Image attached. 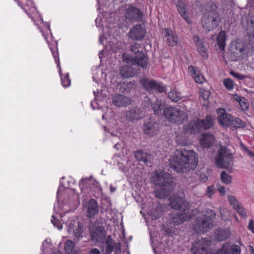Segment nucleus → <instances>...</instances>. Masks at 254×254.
<instances>
[{
    "instance_id": "nucleus-5",
    "label": "nucleus",
    "mask_w": 254,
    "mask_h": 254,
    "mask_svg": "<svg viewBox=\"0 0 254 254\" xmlns=\"http://www.w3.org/2000/svg\"><path fill=\"white\" fill-rule=\"evenodd\" d=\"M207 213L210 214L208 216L205 214L197 217L193 224V229L198 233H205L212 228V218L215 216V212L211 209H208Z\"/></svg>"
},
{
    "instance_id": "nucleus-27",
    "label": "nucleus",
    "mask_w": 254,
    "mask_h": 254,
    "mask_svg": "<svg viewBox=\"0 0 254 254\" xmlns=\"http://www.w3.org/2000/svg\"><path fill=\"white\" fill-rule=\"evenodd\" d=\"M214 141V136L209 133H203L200 139V143L203 148H209Z\"/></svg>"
},
{
    "instance_id": "nucleus-29",
    "label": "nucleus",
    "mask_w": 254,
    "mask_h": 254,
    "mask_svg": "<svg viewBox=\"0 0 254 254\" xmlns=\"http://www.w3.org/2000/svg\"><path fill=\"white\" fill-rule=\"evenodd\" d=\"M141 112L138 108H133L126 113V117L127 120L134 121H137L142 117Z\"/></svg>"
},
{
    "instance_id": "nucleus-57",
    "label": "nucleus",
    "mask_w": 254,
    "mask_h": 254,
    "mask_svg": "<svg viewBox=\"0 0 254 254\" xmlns=\"http://www.w3.org/2000/svg\"><path fill=\"white\" fill-rule=\"evenodd\" d=\"M231 74L233 76H234V77H236V78H238L239 79H244V77H243L242 75H240L239 74L236 73H235L234 72H231Z\"/></svg>"
},
{
    "instance_id": "nucleus-3",
    "label": "nucleus",
    "mask_w": 254,
    "mask_h": 254,
    "mask_svg": "<svg viewBox=\"0 0 254 254\" xmlns=\"http://www.w3.org/2000/svg\"><path fill=\"white\" fill-rule=\"evenodd\" d=\"M214 123V121L210 116H207L203 120L197 119L192 120L184 126V132L178 134L176 141L178 145L187 146L190 143V141L187 134H195L202 130L211 128Z\"/></svg>"
},
{
    "instance_id": "nucleus-11",
    "label": "nucleus",
    "mask_w": 254,
    "mask_h": 254,
    "mask_svg": "<svg viewBox=\"0 0 254 254\" xmlns=\"http://www.w3.org/2000/svg\"><path fill=\"white\" fill-rule=\"evenodd\" d=\"M47 43L49 44V46L50 47V50L52 53L54 58L55 59V63L57 64V66L59 68V73L61 77V82L63 86L64 87H67L70 86V80L69 78L68 73H66L65 76H63L62 74L61 68L60 65V59L59 57V52L57 48V42L56 41L55 42V44L56 45L55 48H53L51 47L48 41H47Z\"/></svg>"
},
{
    "instance_id": "nucleus-55",
    "label": "nucleus",
    "mask_w": 254,
    "mask_h": 254,
    "mask_svg": "<svg viewBox=\"0 0 254 254\" xmlns=\"http://www.w3.org/2000/svg\"><path fill=\"white\" fill-rule=\"evenodd\" d=\"M89 254H101V252L98 249L93 248L90 251Z\"/></svg>"
},
{
    "instance_id": "nucleus-22",
    "label": "nucleus",
    "mask_w": 254,
    "mask_h": 254,
    "mask_svg": "<svg viewBox=\"0 0 254 254\" xmlns=\"http://www.w3.org/2000/svg\"><path fill=\"white\" fill-rule=\"evenodd\" d=\"M162 33L164 41L169 45L174 46L177 45L178 41V37L176 34L174 33L169 28H164L163 30Z\"/></svg>"
},
{
    "instance_id": "nucleus-48",
    "label": "nucleus",
    "mask_w": 254,
    "mask_h": 254,
    "mask_svg": "<svg viewBox=\"0 0 254 254\" xmlns=\"http://www.w3.org/2000/svg\"><path fill=\"white\" fill-rule=\"evenodd\" d=\"M240 105L243 110H247L248 109L249 105L246 101V99L244 98H241L239 97Z\"/></svg>"
},
{
    "instance_id": "nucleus-24",
    "label": "nucleus",
    "mask_w": 254,
    "mask_h": 254,
    "mask_svg": "<svg viewBox=\"0 0 254 254\" xmlns=\"http://www.w3.org/2000/svg\"><path fill=\"white\" fill-rule=\"evenodd\" d=\"M193 41L197 48L198 52L201 56L204 58H207L208 55L206 48L199 37L198 35H194L193 37Z\"/></svg>"
},
{
    "instance_id": "nucleus-20",
    "label": "nucleus",
    "mask_w": 254,
    "mask_h": 254,
    "mask_svg": "<svg viewBox=\"0 0 254 254\" xmlns=\"http://www.w3.org/2000/svg\"><path fill=\"white\" fill-rule=\"evenodd\" d=\"M143 129L145 134L153 136L158 133V125L149 119L144 123Z\"/></svg>"
},
{
    "instance_id": "nucleus-1",
    "label": "nucleus",
    "mask_w": 254,
    "mask_h": 254,
    "mask_svg": "<svg viewBox=\"0 0 254 254\" xmlns=\"http://www.w3.org/2000/svg\"><path fill=\"white\" fill-rule=\"evenodd\" d=\"M198 155L193 150L186 148L176 150L169 159L171 168L179 173L194 170L197 165Z\"/></svg>"
},
{
    "instance_id": "nucleus-15",
    "label": "nucleus",
    "mask_w": 254,
    "mask_h": 254,
    "mask_svg": "<svg viewBox=\"0 0 254 254\" xmlns=\"http://www.w3.org/2000/svg\"><path fill=\"white\" fill-rule=\"evenodd\" d=\"M210 241L201 238L192 244L191 252L192 254H206Z\"/></svg>"
},
{
    "instance_id": "nucleus-23",
    "label": "nucleus",
    "mask_w": 254,
    "mask_h": 254,
    "mask_svg": "<svg viewBox=\"0 0 254 254\" xmlns=\"http://www.w3.org/2000/svg\"><path fill=\"white\" fill-rule=\"evenodd\" d=\"M112 100L113 104L119 107L127 106L130 103V100L128 98L121 94H115Z\"/></svg>"
},
{
    "instance_id": "nucleus-19",
    "label": "nucleus",
    "mask_w": 254,
    "mask_h": 254,
    "mask_svg": "<svg viewBox=\"0 0 254 254\" xmlns=\"http://www.w3.org/2000/svg\"><path fill=\"white\" fill-rule=\"evenodd\" d=\"M91 239L94 241L102 242L106 236V232L102 226H97L95 229L90 230Z\"/></svg>"
},
{
    "instance_id": "nucleus-46",
    "label": "nucleus",
    "mask_w": 254,
    "mask_h": 254,
    "mask_svg": "<svg viewBox=\"0 0 254 254\" xmlns=\"http://www.w3.org/2000/svg\"><path fill=\"white\" fill-rule=\"evenodd\" d=\"M200 96L204 100H207L208 99L210 96V92L208 90H205L203 89H201L200 90Z\"/></svg>"
},
{
    "instance_id": "nucleus-61",
    "label": "nucleus",
    "mask_w": 254,
    "mask_h": 254,
    "mask_svg": "<svg viewBox=\"0 0 254 254\" xmlns=\"http://www.w3.org/2000/svg\"><path fill=\"white\" fill-rule=\"evenodd\" d=\"M247 153L249 154V155L250 157L254 158V152H252L250 150H247Z\"/></svg>"
},
{
    "instance_id": "nucleus-53",
    "label": "nucleus",
    "mask_w": 254,
    "mask_h": 254,
    "mask_svg": "<svg viewBox=\"0 0 254 254\" xmlns=\"http://www.w3.org/2000/svg\"><path fill=\"white\" fill-rule=\"evenodd\" d=\"M217 190L222 195H225L226 194L225 188L223 186H221L219 185L217 186Z\"/></svg>"
},
{
    "instance_id": "nucleus-58",
    "label": "nucleus",
    "mask_w": 254,
    "mask_h": 254,
    "mask_svg": "<svg viewBox=\"0 0 254 254\" xmlns=\"http://www.w3.org/2000/svg\"><path fill=\"white\" fill-rule=\"evenodd\" d=\"M105 39H106V38L105 37V35L104 34L100 35L99 37V43L101 44H103L104 41Z\"/></svg>"
},
{
    "instance_id": "nucleus-54",
    "label": "nucleus",
    "mask_w": 254,
    "mask_h": 254,
    "mask_svg": "<svg viewBox=\"0 0 254 254\" xmlns=\"http://www.w3.org/2000/svg\"><path fill=\"white\" fill-rule=\"evenodd\" d=\"M199 179L202 182H206L208 180V177L204 174H202L199 176Z\"/></svg>"
},
{
    "instance_id": "nucleus-63",
    "label": "nucleus",
    "mask_w": 254,
    "mask_h": 254,
    "mask_svg": "<svg viewBox=\"0 0 254 254\" xmlns=\"http://www.w3.org/2000/svg\"><path fill=\"white\" fill-rule=\"evenodd\" d=\"M27 4L28 5H30V6L34 5L33 2V1H32V0H29L28 1V2H27ZM33 8H35L34 6H33Z\"/></svg>"
},
{
    "instance_id": "nucleus-4",
    "label": "nucleus",
    "mask_w": 254,
    "mask_h": 254,
    "mask_svg": "<svg viewBox=\"0 0 254 254\" xmlns=\"http://www.w3.org/2000/svg\"><path fill=\"white\" fill-rule=\"evenodd\" d=\"M151 182L156 186L155 196L165 198L172 189V178L170 174L162 170H155L151 175Z\"/></svg>"
},
{
    "instance_id": "nucleus-35",
    "label": "nucleus",
    "mask_w": 254,
    "mask_h": 254,
    "mask_svg": "<svg viewBox=\"0 0 254 254\" xmlns=\"http://www.w3.org/2000/svg\"><path fill=\"white\" fill-rule=\"evenodd\" d=\"M115 243L111 236H108L105 242L106 251L105 254H111L113 251Z\"/></svg>"
},
{
    "instance_id": "nucleus-16",
    "label": "nucleus",
    "mask_w": 254,
    "mask_h": 254,
    "mask_svg": "<svg viewBox=\"0 0 254 254\" xmlns=\"http://www.w3.org/2000/svg\"><path fill=\"white\" fill-rule=\"evenodd\" d=\"M145 34V29L141 24H136L132 26L129 32V37L134 40H142Z\"/></svg>"
},
{
    "instance_id": "nucleus-59",
    "label": "nucleus",
    "mask_w": 254,
    "mask_h": 254,
    "mask_svg": "<svg viewBox=\"0 0 254 254\" xmlns=\"http://www.w3.org/2000/svg\"><path fill=\"white\" fill-rule=\"evenodd\" d=\"M114 147L117 150H119L120 148H121L122 146L121 145V143L119 142H117L114 146Z\"/></svg>"
},
{
    "instance_id": "nucleus-52",
    "label": "nucleus",
    "mask_w": 254,
    "mask_h": 254,
    "mask_svg": "<svg viewBox=\"0 0 254 254\" xmlns=\"http://www.w3.org/2000/svg\"><path fill=\"white\" fill-rule=\"evenodd\" d=\"M235 49H236V51L239 52L240 53H243L244 50V47L239 43L236 44L235 47Z\"/></svg>"
},
{
    "instance_id": "nucleus-43",
    "label": "nucleus",
    "mask_w": 254,
    "mask_h": 254,
    "mask_svg": "<svg viewBox=\"0 0 254 254\" xmlns=\"http://www.w3.org/2000/svg\"><path fill=\"white\" fill-rule=\"evenodd\" d=\"M221 219L224 221H229L231 216L228 211L226 209H221L220 211Z\"/></svg>"
},
{
    "instance_id": "nucleus-21",
    "label": "nucleus",
    "mask_w": 254,
    "mask_h": 254,
    "mask_svg": "<svg viewBox=\"0 0 254 254\" xmlns=\"http://www.w3.org/2000/svg\"><path fill=\"white\" fill-rule=\"evenodd\" d=\"M218 114L217 120L221 126L223 127H228L230 126L232 120V116L226 113L225 109L223 108H219L217 110Z\"/></svg>"
},
{
    "instance_id": "nucleus-47",
    "label": "nucleus",
    "mask_w": 254,
    "mask_h": 254,
    "mask_svg": "<svg viewBox=\"0 0 254 254\" xmlns=\"http://www.w3.org/2000/svg\"><path fill=\"white\" fill-rule=\"evenodd\" d=\"M214 192V186L213 185H211L208 186L207 188L205 195L208 196L209 198H211L212 195L213 194Z\"/></svg>"
},
{
    "instance_id": "nucleus-45",
    "label": "nucleus",
    "mask_w": 254,
    "mask_h": 254,
    "mask_svg": "<svg viewBox=\"0 0 254 254\" xmlns=\"http://www.w3.org/2000/svg\"><path fill=\"white\" fill-rule=\"evenodd\" d=\"M51 221L55 227H56L59 230L62 229L63 225L62 223L55 217L54 215H52V218Z\"/></svg>"
},
{
    "instance_id": "nucleus-49",
    "label": "nucleus",
    "mask_w": 254,
    "mask_h": 254,
    "mask_svg": "<svg viewBox=\"0 0 254 254\" xmlns=\"http://www.w3.org/2000/svg\"><path fill=\"white\" fill-rule=\"evenodd\" d=\"M140 47V45L139 44H137V43H133V44H132L131 45V47H130V50L131 51L134 53L136 55H137V54L138 53V52H141V51H139V48Z\"/></svg>"
},
{
    "instance_id": "nucleus-28",
    "label": "nucleus",
    "mask_w": 254,
    "mask_h": 254,
    "mask_svg": "<svg viewBox=\"0 0 254 254\" xmlns=\"http://www.w3.org/2000/svg\"><path fill=\"white\" fill-rule=\"evenodd\" d=\"M188 70L191 74L196 83L201 84L204 82V78L203 75L200 73L195 67L190 66L188 68Z\"/></svg>"
},
{
    "instance_id": "nucleus-7",
    "label": "nucleus",
    "mask_w": 254,
    "mask_h": 254,
    "mask_svg": "<svg viewBox=\"0 0 254 254\" xmlns=\"http://www.w3.org/2000/svg\"><path fill=\"white\" fill-rule=\"evenodd\" d=\"M233 154L226 147H221L217 152L215 157L214 164L218 168L228 167L232 161Z\"/></svg>"
},
{
    "instance_id": "nucleus-38",
    "label": "nucleus",
    "mask_w": 254,
    "mask_h": 254,
    "mask_svg": "<svg viewBox=\"0 0 254 254\" xmlns=\"http://www.w3.org/2000/svg\"><path fill=\"white\" fill-rule=\"evenodd\" d=\"M168 97L173 102H177L179 101L182 97V94L175 90H172L168 93Z\"/></svg>"
},
{
    "instance_id": "nucleus-32",
    "label": "nucleus",
    "mask_w": 254,
    "mask_h": 254,
    "mask_svg": "<svg viewBox=\"0 0 254 254\" xmlns=\"http://www.w3.org/2000/svg\"><path fill=\"white\" fill-rule=\"evenodd\" d=\"M176 5L178 10L182 17H183L188 23H190V20L189 17L187 15L186 10L184 3L181 0H178Z\"/></svg>"
},
{
    "instance_id": "nucleus-25",
    "label": "nucleus",
    "mask_w": 254,
    "mask_h": 254,
    "mask_svg": "<svg viewBox=\"0 0 254 254\" xmlns=\"http://www.w3.org/2000/svg\"><path fill=\"white\" fill-rule=\"evenodd\" d=\"M242 24L248 33H254V18L252 17H243Z\"/></svg>"
},
{
    "instance_id": "nucleus-17",
    "label": "nucleus",
    "mask_w": 254,
    "mask_h": 254,
    "mask_svg": "<svg viewBox=\"0 0 254 254\" xmlns=\"http://www.w3.org/2000/svg\"><path fill=\"white\" fill-rule=\"evenodd\" d=\"M241 249L236 244L230 245L229 243H224L218 250V254H241Z\"/></svg>"
},
{
    "instance_id": "nucleus-36",
    "label": "nucleus",
    "mask_w": 254,
    "mask_h": 254,
    "mask_svg": "<svg viewBox=\"0 0 254 254\" xmlns=\"http://www.w3.org/2000/svg\"><path fill=\"white\" fill-rule=\"evenodd\" d=\"M164 107V103L160 100L156 99L155 102L152 104V109L155 115H159Z\"/></svg>"
},
{
    "instance_id": "nucleus-9",
    "label": "nucleus",
    "mask_w": 254,
    "mask_h": 254,
    "mask_svg": "<svg viewBox=\"0 0 254 254\" xmlns=\"http://www.w3.org/2000/svg\"><path fill=\"white\" fill-rule=\"evenodd\" d=\"M124 14L125 20L127 22H136L140 21L143 14L138 8L131 4L126 5L120 9Z\"/></svg>"
},
{
    "instance_id": "nucleus-26",
    "label": "nucleus",
    "mask_w": 254,
    "mask_h": 254,
    "mask_svg": "<svg viewBox=\"0 0 254 254\" xmlns=\"http://www.w3.org/2000/svg\"><path fill=\"white\" fill-rule=\"evenodd\" d=\"M121 75L124 78H129L134 76L136 71L130 65L123 66L120 69Z\"/></svg>"
},
{
    "instance_id": "nucleus-6",
    "label": "nucleus",
    "mask_w": 254,
    "mask_h": 254,
    "mask_svg": "<svg viewBox=\"0 0 254 254\" xmlns=\"http://www.w3.org/2000/svg\"><path fill=\"white\" fill-rule=\"evenodd\" d=\"M164 115L169 122L180 125L188 120V115L186 112L179 107L170 106L164 110Z\"/></svg>"
},
{
    "instance_id": "nucleus-13",
    "label": "nucleus",
    "mask_w": 254,
    "mask_h": 254,
    "mask_svg": "<svg viewBox=\"0 0 254 254\" xmlns=\"http://www.w3.org/2000/svg\"><path fill=\"white\" fill-rule=\"evenodd\" d=\"M83 206L87 212V216L90 218H93L99 211L97 201L93 198L88 201H83Z\"/></svg>"
},
{
    "instance_id": "nucleus-37",
    "label": "nucleus",
    "mask_w": 254,
    "mask_h": 254,
    "mask_svg": "<svg viewBox=\"0 0 254 254\" xmlns=\"http://www.w3.org/2000/svg\"><path fill=\"white\" fill-rule=\"evenodd\" d=\"M229 126L235 128H243L246 127V123L238 118L232 117V120Z\"/></svg>"
},
{
    "instance_id": "nucleus-18",
    "label": "nucleus",
    "mask_w": 254,
    "mask_h": 254,
    "mask_svg": "<svg viewBox=\"0 0 254 254\" xmlns=\"http://www.w3.org/2000/svg\"><path fill=\"white\" fill-rule=\"evenodd\" d=\"M228 201L231 205L233 206V209L237 211L240 216L244 219L247 218V213L246 210L234 196H229L228 197Z\"/></svg>"
},
{
    "instance_id": "nucleus-51",
    "label": "nucleus",
    "mask_w": 254,
    "mask_h": 254,
    "mask_svg": "<svg viewBox=\"0 0 254 254\" xmlns=\"http://www.w3.org/2000/svg\"><path fill=\"white\" fill-rule=\"evenodd\" d=\"M248 229L251 231L253 234H254V220L250 219L249 222L248 226Z\"/></svg>"
},
{
    "instance_id": "nucleus-39",
    "label": "nucleus",
    "mask_w": 254,
    "mask_h": 254,
    "mask_svg": "<svg viewBox=\"0 0 254 254\" xmlns=\"http://www.w3.org/2000/svg\"><path fill=\"white\" fill-rule=\"evenodd\" d=\"M34 22L38 26L42 25L43 26V27H44L45 30L46 31L47 34H48V32H49V33H50L51 34V31L49 24L47 22H44L40 15H38V19L36 21L34 20Z\"/></svg>"
},
{
    "instance_id": "nucleus-44",
    "label": "nucleus",
    "mask_w": 254,
    "mask_h": 254,
    "mask_svg": "<svg viewBox=\"0 0 254 254\" xmlns=\"http://www.w3.org/2000/svg\"><path fill=\"white\" fill-rule=\"evenodd\" d=\"M60 186H59V189L58 190L57 194V199L59 198V195H60V191H63L65 188H68L71 187L70 183L69 181H68V185H67V186H66L64 184V183H63L62 182L61 180L60 181Z\"/></svg>"
},
{
    "instance_id": "nucleus-41",
    "label": "nucleus",
    "mask_w": 254,
    "mask_h": 254,
    "mask_svg": "<svg viewBox=\"0 0 254 254\" xmlns=\"http://www.w3.org/2000/svg\"><path fill=\"white\" fill-rule=\"evenodd\" d=\"M74 246V243L72 241L67 240L64 244V249L66 252L68 254H70L72 252Z\"/></svg>"
},
{
    "instance_id": "nucleus-62",
    "label": "nucleus",
    "mask_w": 254,
    "mask_h": 254,
    "mask_svg": "<svg viewBox=\"0 0 254 254\" xmlns=\"http://www.w3.org/2000/svg\"><path fill=\"white\" fill-rule=\"evenodd\" d=\"M98 21H101V22H102V20L101 19V17H98L96 18V20H95V21H96V26H97V27H100V25L99 24H98Z\"/></svg>"
},
{
    "instance_id": "nucleus-60",
    "label": "nucleus",
    "mask_w": 254,
    "mask_h": 254,
    "mask_svg": "<svg viewBox=\"0 0 254 254\" xmlns=\"http://www.w3.org/2000/svg\"><path fill=\"white\" fill-rule=\"evenodd\" d=\"M39 28L40 30V32L42 33L43 36L46 39H47V37L45 33V30L43 29L41 26H39Z\"/></svg>"
},
{
    "instance_id": "nucleus-8",
    "label": "nucleus",
    "mask_w": 254,
    "mask_h": 254,
    "mask_svg": "<svg viewBox=\"0 0 254 254\" xmlns=\"http://www.w3.org/2000/svg\"><path fill=\"white\" fill-rule=\"evenodd\" d=\"M220 18L215 10H211L205 13L201 20L203 27L208 31H210L218 26Z\"/></svg>"
},
{
    "instance_id": "nucleus-31",
    "label": "nucleus",
    "mask_w": 254,
    "mask_h": 254,
    "mask_svg": "<svg viewBox=\"0 0 254 254\" xmlns=\"http://www.w3.org/2000/svg\"><path fill=\"white\" fill-rule=\"evenodd\" d=\"M226 41V34L224 31H221L217 36V44L221 51L225 49Z\"/></svg>"
},
{
    "instance_id": "nucleus-40",
    "label": "nucleus",
    "mask_w": 254,
    "mask_h": 254,
    "mask_svg": "<svg viewBox=\"0 0 254 254\" xmlns=\"http://www.w3.org/2000/svg\"><path fill=\"white\" fill-rule=\"evenodd\" d=\"M221 180L222 182L227 185L230 184L232 182V178L230 175L228 174L225 171H222L221 173Z\"/></svg>"
},
{
    "instance_id": "nucleus-64",
    "label": "nucleus",
    "mask_w": 254,
    "mask_h": 254,
    "mask_svg": "<svg viewBox=\"0 0 254 254\" xmlns=\"http://www.w3.org/2000/svg\"><path fill=\"white\" fill-rule=\"evenodd\" d=\"M99 93V91H94L93 92V94L95 97V99H96L97 97V95Z\"/></svg>"
},
{
    "instance_id": "nucleus-34",
    "label": "nucleus",
    "mask_w": 254,
    "mask_h": 254,
    "mask_svg": "<svg viewBox=\"0 0 254 254\" xmlns=\"http://www.w3.org/2000/svg\"><path fill=\"white\" fill-rule=\"evenodd\" d=\"M106 74L104 73L102 70L99 68H96L95 73H93V80L95 81L97 84L102 80L106 79Z\"/></svg>"
},
{
    "instance_id": "nucleus-42",
    "label": "nucleus",
    "mask_w": 254,
    "mask_h": 254,
    "mask_svg": "<svg viewBox=\"0 0 254 254\" xmlns=\"http://www.w3.org/2000/svg\"><path fill=\"white\" fill-rule=\"evenodd\" d=\"M225 87L229 90H232L234 87V82L230 78H226L223 81Z\"/></svg>"
},
{
    "instance_id": "nucleus-12",
    "label": "nucleus",
    "mask_w": 254,
    "mask_h": 254,
    "mask_svg": "<svg viewBox=\"0 0 254 254\" xmlns=\"http://www.w3.org/2000/svg\"><path fill=\"white\" fill-rule=\"evenodd\" d=\"M140 82L142 86L149 92L156 91L161 93L165 90L164 86L155 80L143 78L140 79Z\"/></svg>"
},
{
    "instance_id": "nucleus-10",
    "label": "nucleus",
    "mask_w": 254,
    "mask_h": 254,
    "mask_svg": "<svg viewBox=\"0 0 254 254\" xmlns=\"http://www.w3.org/2000/svg\"><path fill=\"white\" fill-rule=\"evenodd\" d=\"M122 59L127 64L133 65H137L143 68H146L148 64V59L142 51L138 52L134 58H132L127 54H124L122 55Z\"/></svg>"
},
{
    "instance_id": "nucleus-50",
    "label": "nucleus",
    "mask_w": 254,
    "mask_h": 254,
    "mask_svg": "<svg viewBox=\"0 0 254 254\" xmlns=\"http://www.w3.org/2000/svg\"><path fill=\"white\" fill-rule=\"evenodd\" d=\"M49 243L48 242L47 240H45L42 244V254H44V253L46 254L47 252H48V250H47V248L49 247Z\"/></svg>"
},
{
    "instance_id": "nucleus-30",
    "label": "nucleus",
    "mask_w": 254,
    "mask_h": 254,
    "mask_svg": "<svg viewBox=\"0 0 254 254\" xmlns=\"http://www.w3.org/2000/svg\"><path fill=\"white\" fill-rule=\"evenodd\" d=\"M216 239L218 241H223L228 239L230 236V231L229 229H218L215 233Z\"/></svg>"
},
{
    "instance_id": "nucleus-2",
    "label": "nucleus",
    "mask_w": 254,
    "mask_h": 254,
    "mask_svg": "<svg viewBox=\"0 0 254 254\" xmlns=\"http://www.w3.org/2000/svg\"><path fill=\"white\" fill-rule=\"evenodd\" d=\"M170 206L174 209H182V212L174 211L170 214V224L171 226H178L185 221H189L193 215V212L190 210V204L185 199V194L183 192L180 193V195H174L172 197L170 202Z\"/></svg>"
},
{
    "instance_id": "nucleus-14",
    "label": "nucleus",
    "mask_w": 254,
    "mask_h": 254,
    "mask_svg": "<svg viewBox=\"0 0 254 254\" xmlns=\"http://www.w3.org/2000/svg\"><path fill=\"white\" fill-rule=\"evenodd\" d=\"M67 231L77 238H82L83 232V226L79 222L72 220H68L66 223Z\"/></svg>"
},
{
    "instance_id": "nucleus-33",
    "label": "nucleus",
    "mask_w": 254,
    "mask_h": 254,
    "mask_svg": "<svg viewBox=\"0 0 254 254\" xmlns=\"http://www.w3.org/2000/svg\"><path fill=\"white\" fill-rule=\"evenodd\" d=\"M134 156L138 161L144 163H147L151 157L150 155L141 150L135 151Z\"/></svg>"
},
{
    "instance_id": "nucleus-56",
    "label": "nucleus",
    "mask_w": 254,
    "mask_h": 254,
    "mask_svg": "<svg viewBox=\"0 0 254 254\" xmlns=\"http://www.w3.org/2000/svg\"><path fill=\"white\" fill-rule=\"evenodd\" d=\"M87 181V179H82L80 181L79 186L81 188V189H82V188L85 186L84 183Z\"/></svg>"
}]
</instances>
